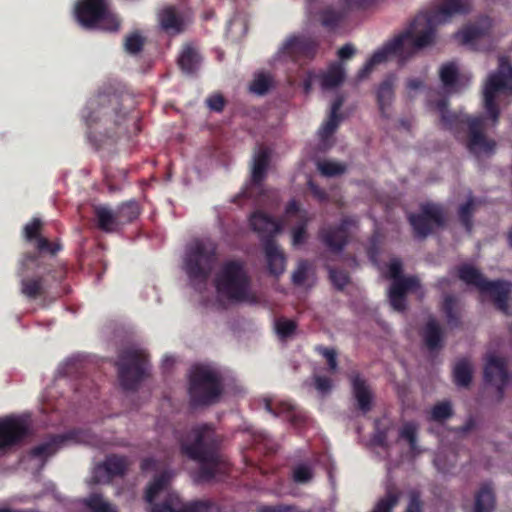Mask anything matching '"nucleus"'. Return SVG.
<instances>
[{
  "mask_svg": "<svg viewBox=\"0 0 512 512\" xmlns=\"http://www.w3.org/2000/svg\"><path fill=\"white\" fill-rule=\"evenodd\" d=\"M272 85V78L264 73H259L255 76L254 80L250 83V92L256 95H265Z\"/></svg>",
  "mask_w": 512,
  "mask_h": 512,
  "instance_id": "obj_41",
  "label": "nucleus"
},
{
  "mask_svg": "<svg viewBox=\"0 0 512 512\" xmlns=\"http://www.w3.org/2000/svg\"><path fill=\"white\" fill-rule=\"evenodd\" d=\"M127 469L126 457L111 454L95 467L93 480L95 483H110L113 478L124 476Z\"/></svg>",
  "mask_w": 512,
  "mask_h": 512,
  "instance_id": "obj_17",
  "label": "nucleus"
},
{
  "mask_svg": "<svg viewBox=\"0 0 512 512\" xmlns=\"http://www.w3.org/2000/svg\"><path fill=\"white\" fill-rule=\"evenodd\" d=\"M222 392V378L217 371L205 365L193 367L188 388L192 407L212 405L218 402Z\"/></svg>",
  "mask_w": 512,
  "mask_h": 512,
  "instance_id": "obj_6",
  "label": "nucleus"
},
{
  "mask_svg": "<svg viewBox=\"0 0 512 512\" xmlns=\"http://www.w3.org/2000/svg\"><path fill=\"white\" fill-rule=\"evenodd\" d=\"M394 81L395 77L390 75L386 77L378 86L376 91V101L380 114L384 118L389 117V109L394 101Z\"/></svg>",
  "mask_w": 512,
  "mask_h": 512,
  "instance_id": "obj_27",
  "label": "nucleus"
},
{
  "mask_svg": "<svg viewBox=\"0 0 512 512\" xmlns=\"http://www.w3.org/2000/svg\"><path fill=\"white\" fill-rule=\"evenodd\" d=\"M329 277L333 285L338 290H343L350 280L349 275L346 271L336 268L329 269Z\"/></svg>",
  "mask_w": 512,
  "mask_h": 512,
  "instance_id": "obj_51",
  "label": "nucleus"
},
{
  "mask_svg": "<svg viewBox=\"0 0 512 512\" xmlns=\"http://www.w3.org/2000/svg\"><path fill=\"white\" fill-rule=\"evenodd\" d=\"M297 329V324L293 320L280 319L276 322V331L281 339L291 337Z\"/></svg>",
  "mask_w": 512,
  "mask_h": 512,
  "instance_id": "obj_49",
  "label": "nucleus"
},
{
  "mask_svg": "<svg viewBox=\"0 0 512 512\" xmlns=\"http://www.w3.org/2000/svg\"><path fill=\"white\" fill-rule=\"evenodd\" d=\"M388 430L386 428L381 429L378 421L375 423V431L372 436V442L374 445L386 448L388 447Z\"/></svg>",
  "mask_w": 512,
  "mask_h": 512,
  "instance_id": "obj_56",
  "label": "nucleus"
},
{
  "mask_svg": "<svg viewBox=\"0 0 512 512\" xmlns=\"http://www.w3.org/2000/svg\"><path fill=\"white\" fill-rule=\"evenodd\" d=\"M344 101H345L344 97H343L342 95H338V96L334 99V101H333V103H332V105H331V112H330V115H334V116H341V115L339 114V110H340V109H341V107L343 106Z\"/></svg>",
  "mask_w": 512,
  "mask_h": 512,
  "instance_id": "obj_63",
  "label": "nucleus"
},
{
  "mask_svg": "<svg viewBox=\"0 0 512 512\" xmlns=\"http://www.w3.org/2000/svg\"><path fill=\"white\" fill-rule=\"evenodd\" d=\"M145 44V38L136 31L125 38L124 48L130 54H137L142 51Z\"/></svg>",
  "mask_w": 512,
  "mask_h": 512,
  "instance_id": "obj_43",
  "label": "nucleus"
},
{
  "mask_svg": "<svg viewBox=\"0 0 512 512\" xmlns=\"http://www.w3.org/2000/svg\"><path fill=\"white\" fill-rule=\"evenodd\" d=\"M342 18L343 14L332 7H327L320 12L321 24L329 29L336 28L341 22Z\"/></svg>",
  "mask_w": 512,
  "mask_h": 512,
  "instance_id": "obj_39",
  "label": "nucleus"
},
{
  "mask_svg": "<svg viewBox=\"0 0 512 512\" xmlns=\"http://www.w3.org/2000/svg\"><path fill=\"white\" fill-rule=\"evenodd\" d=\"M220 446L221 437L208 423L193 426L180 440L181 454L199 464L195 473L197 483H209L217 476L229 474L230 464L221 454Z\"/></svg>",
  "mask_w": 512,
  "mask_h": 512,
  "instance_id": "obj_2",
  "label": "nucleus"
},
{
  "mask_svg": "<svg viewBox=\"0 0 512 512\" xmlns=\"http://www.w3.org/2000/svg\"><path fill=\"white\" fill-rule=\"evenodd\" d=\"M89 512H118L116 506L106 501L99 493H92L82 500Z\"/></svg>",
  "mask_w": 512,
  "mask_h": 512,
  "instance_id": "obj_34",
  "label": "nucleus"
},
{
  "mask_svg": "<svg viewBox=\"0 0 512 512\" xmlns=\"http://www.w3.org/2000/svg\"><path fill=\"white\" fill-rule=\"evenodd\" d=\"M378 268L381 270L382 276L386 279L396 281L397 279L406 278L403 275V263L400 258H391L384 268L380 266Z\"/></svg>",
  "mask_w": 512,
  "mask_h": 512,
  "instance_id": "obj_38",
  "label": "nucleus"
},
{
  "mask_svg": "<svg viewBox=\"0 0 512 512\" xmlns=\"http://www.w3.org/2000/svg\"><path fill=\"white\" fill-rule=\"evenodd\" d=\"M206 104L211 111L222 112L224 110L226 100L222 94L215 93L206 99Z\"/></svg>",
  "mask_w": 512,
  "mask_h": 512,
  "instance_id": "obj_57",
  "label": "nucleus"
},
{
  "mask_svg": "<svg viewBox=\"0 0 512 512\" xmlns=\"http://www.w3.org/2000/svg\"><path fill=\"white\" fill-rule=\"evenodd\" d=\"M445 221V216L440 207L434 204H423L418 214V236H426L440 227Z\"/></svg>",
  "mask_w": 512,
  "mask_h": 512,
  "instance_id": "obj_24",
  "label": "nucleus"
},
{
  "mask_svg": "<svg viewBox=\"0 0 512 512\" xmlns=\"http://www.w3.org/2000/svg\"><path fill=\"white\" fill-rule=\"evenodd\" d=\"M173 507L169 502L153 504L149 512H172Z\"/></svg>",
  "mask_w": 512,
  "mask_h": 512,
  "instance_id": "obj_64",
  "label": "nucleus"
},
{
  "mask_svg": "<svg viewBox=\"0 0 512 512\" xmlns=\"http://www.w3.org/2000/svg\"><path fill=\"white\" fill-rule=\"evenodd\" d=\"M424 341L426 347L431 350H437L442 346V332L435 321H429L424 330Z\"/></svg>",
  "mask_w": 512,
  "mask_h": 512,
  "instance_id": "obj_36",
  "label": "nucleus"
},
{
  "mask_svg": "<svg viewBox=\"0 0 512 512\" xmlns=\"http://www.w3.org/2000/svg\"><path fill=\"white\" fill-rule=\"evenodd\" d=\"M437 111L441 116L442 124L446 128H453L458 122H467V147L477 157L486 156L495 149V142L483 133L484 123L481 118H464L463 115L449 113L447 104L441 101L437 104Z\"/></svg>",
  "mask_w": 512,
  "mask_h": 512,
  "instance_id": "obj_8",
  "label": "nucleus"
},
{
  "mask_svg": "<svg viewBox=\"0 0 512 512\" xmlns=\"http://www.w3.org/2000/svg\"><path fill=\"white\" fill-rule=\"evenodd\" d=\"M350 382L357 409L363 414L370 412L374 397L367 380L356 373L350 376Z\"/></svg>",
  "mask_w": 512,
  "mask_h": 512,
  "instance_id": "obj_25",
  "label": "nucleus"
},
{
  "mask_svg": "<svg viewBox=\"0 0 512 512\" xmlns=\"http://www.w3.org/2000/svg\"><path fill=\"white\" fill-rule=\"evenodd\" d=\"M341 116L330 115L328 120L322 125L319 131V135L322 140H326L331 137L337 130Z\"/></svg>",
  "mask_w": 512,
  "mask_h": 512,
  "instance_id": "obj_50",
  "label": "nucleus"
},
{
  "mask_svg": "<svg viewBox=\"0 0 512 512\" xmlns=\"http://www.w3.org/2000/svg\"><path fill=\"white\" fill-rule=\"evenodd\" d=\"M116 366L121 387L126 391H136L147 376L148 356L143 350L128 348L119 354Z\"/></svg>",
  "mask_w": 512,
  "mask_h": 512,
  "instance_id": "obj_11",
  "label": "nucleus"
},
{
  "mask_svg": "<svg viewBox=\"0 0 512 512\" xmlns=\"http://www.w3.org/2000/svg\"><path fill=\"white\" fill-rule=\"evenodd\" d=\"M315 388L321 393H328L332 389V380L327 376H316L314 378Z\"/></svg>",
  "mask_w": 512,
  "mask_h": 512,
  "instance_id": "obj_58",
  "label": "nucleus"
},
{
  "mask_svg": "<svg viewBox=\"0 0 512 512\" xmlns=\"http://www.w3.org/2000/svg\"><path fill=\"white\" fill-rule=\"evenodd\" d=\"M416 287V276L392 281L388 290V299L391 307L398 312H403L407 307V294Z\"/></svg>",
  "mask_w": 512,
  "mask_h": 512,
  "instance_id": "obj_23",
  "label": "nucleus"
},
{
  "mask_svg": "<svg viewBox=\"0 0 512 512\" xmlns=\"http://www.w3.org/2000/svg\"><path fill=\"white\" fill-rule=\"evenodd\" d=\"M122 102L123 96L116 92H99L88 100L82 111V118L87 126V137L90 142L98 144L103 141V137L113 136L105 129L104 132L98 131V138L94 134V126L100 122H113L115 126H119L127 115V111L122 108Z\"/></svg>",
  "mask_w": 512,
  "mask_h": 512,
  "instance_id": "obj_3",
  "label": "nucleus"
},
{
  "mask_svg": "<svg viewBox=\"0 0 512 512\" xmlns=\"http://www.w3.org/2000/svg\"><path fill=\"white\" fill-rule=\"evenodd\" d=\"M307 238V223L301 222L292 230V245L299 246L305 242Z\"/></svg>",
  "mask_w": 512,
  "mask_h": 512,
  "instance_id": "obj_55",
  "label": "nucleus"
},
{
  "mask_svg": "<svg viewBox=\"0 0 512 512\" xmlns=\"http://www.w3.org/2000/svg\"><path fill=\"white\" fill-rule=\"evenodd\" d=\"M400 495L401 492L394 485L388 486L385 496L377 501L371 512H391L398 504Z\"/></svg>",
  "mask_w": 512,
  "mask_h": 512,
  "instance_id": "obj_35",
  "label": "nucleus"
},
{
  "mask_svg": "<svg viewBox=\"0 0 512 512\" xmlns=\"http://www.w3.org/2000/svg\"><path fill=\"white\" fill-rule=\"evenodd\" d=\"M263 249L269 273L276 277L282 275L286 268V256L275 239H266L263 243Z\"/></svg>",
  "mask_w": 512,
  "mask_h": 512,
  "instance_id": "obj_26",
  "label": "nucleus"
},
{
  "mask_svg": "<svg viewBox=\"0 0 512 512\" xmlns=\"http://www.w3.org/2000/svg\"><path fill=\"white\" fill-rule=\"evenodd\" d=\"M116 211L120 226L131 223L139 216L140 213L139 206L135 201H129L121 204Z\"/></svg>",
  "mask_w": 512,
  "mask_h": 512,
  "instance_id": "obj_37",
  "label": "nucleus"
},
{
  "mask_svg": "<svg viewBox=\"0 0 512 512\" xmlns=\"http://www.w3.org/2000/svg\"><path fill=\"white\" fill-rule=\"evenodd\" d=\"M292 478L298 484L308 483L313 478L312 468L306 464H299L294 467Z\"/></svg>",
  "mask_w": 512,
  "mask_h": 512,
  "instance_id": "obj_46",
  "label": "nucleus"
},
{
  "mask_svg": "<svg viewBox=\"0 0 512 512\" xmlns=\"http://www.w3.org/2000/svg\"><path fill=\"white\" fill-rule=\"evenodd\" d=\"M475 202L473 199H469L465 204L461 205L459 215L465 225H468V219L473 212Z\"/></svg>",
  "mask_w": 512,
  "mask_h": 512,
  "instance_id": "obj_59",
  "label": "nucleus"
},
{
  "mask_svg": "<svg viewBox=\"0 0 512 512\" xmlns=\"http://www.w3.org/2000/svg\"><path fill=\"white\" fill-rule=\"evenodd\" d=\"M318 43L310 37L292 36L282 47L283 54L297 62L301 59H313L317 53Z\"/></svg>",
  "mask_w": 512,
  "mask_h": 512,
  "instance_id": "obj_19",
  "label": "nucleus"
},
{
  "mask_svg": "<svg viewBox=\"0 0 512 512\" xmlns=\"http://www.w3.org/2000/svg\"><path fill=\"white\" fill-rule=\"evenodd\" d=\"M75 17L79 24L87 29L100 28L115 32L120 20L109 10L108 0H80L75 7Z\"/></svg>",
  "mask_w": 512,
  "mask_h": 512,
  "instance_id": "obj_10",
  "label": "nucleus"
},
{
  "mask_svg": "<svg viewBox=\"0 0 512 512\" xmlns=\"http://www.w3.org/2000/svg\"><path fill=\"white\" fill-rule=\"evenodd\" d=\"M318 170L324 176L333 177L343 174L346 166L334 161H322L318 163Z\"/></svg>",
  "mask_w": 512,
  "mask_h": 512,
  "instance_id": "obj_45",
  "label": "nucleus"
},
{
  "mask_svg": "<svg viewBox=\"0 0 512 512\" xmlns=\"http://www.w3.org/2000/svg\"><path fill=\"white\" fill-rule=\"evenodd\" d=\"M444 310L450 319L456 318L458 314V305L452 297H447L445 299Z\"/></svg>",
  "mask_w": 512,
  "mask_h": 512,
  "instance_id": "obj_60",
  "label": "nucleus"
},
{
  "mask_svg": "<svg viewBox=\"0 0 512 512\" xmlns=\"http://www.w3.org/2000/svg\"><path fill=\"white\" fill-rule=\"evenodd\" d=\"M416 53V17L409 26L392 39L386 41L376 50L358 71V80L367 78L376 65L387 61H395L399 67L404 66Z\"/></svg>",
  "mask_w": 512,
  "mask_h": 512,
  "instance_id": "obj_4",
  "label": "nucleus"
},
{
  "mask_svg": "<svg viewBox=\"0 0 512 512\" xmlns=\"http://www.w3.org/2000/svg\"><path fill=\"white\" fill-rule=\"evenodd\" d=\"M355 52V47L352 44L348 43L343 45L338 50V56L340 59L345 60L351 58L355 54Z\"/></svg>",
  "mask_w": 512,
  "mask_h": 512,
  "instance_id": "obj_61",
  "label": "nucleus"
},
{
  "mask_svg": "<svg viewBox=\"0 0 512 512\" xmlns=\"http://www.w3.org/2000/svg\"><path fill=\"white\" fill-rule=\"evenodd\" d=\"M345 78V71L341 64L335 63L329 66L328 70L321 77V86L324 89L338 87Z\"/></svg>",
  "mask_w": 512,
  "mask_h": 512,
  "instance_id": "obj_32",
  "label": "nucleus"
},
{
  "mask_svg": "<svg viewBox=\"0 0 512 512\" xmlns=\"http://www.w3.org/2000/svg\"><path fill=\"white\" fill-rule=\"evenodd\" d=\"M430 414L432 419L443 421L452 415V406L447 401L439 402L432 407Z\"/></svg>",
  "mask_w": 512,
  "mask_h": 512,
  "instance_id": "obj_48",
  "label": "nucleus"
},
{
  "mask_svg": "<svg viewBox=\"0 0 512 512\" xmlns=\"http://www.w3.org/2000/svg\"><path fill=\"white\" fill-rule=\"evenodd\" d=\"M309 264L307 260L299 261L297 268L292 273V282L296 286H301L307 279Z\"/></svg>",
  "mask_w": 512,
  "mask_h": 512,
  "instance_id": "obj_52",
  "label": "nucleus"
},
{
  "mask_svg": "<svg viewBox=\"0 0 512 512\" xmlns=\"http://www.w3.org/2000/svg\"><path fill=\"white\" fill-rule=\"evenodd\" d=\"M356 225L352 217H343L338 225H329L319 230V240L334 253H341L349 243L350 228Z\"/></svg>",
  "mask_w": 512,
  "mask_h": 512,
  "instance_id": "obj_15",
  "label": "nucleus"
},
{
  "mask_svg": "<svg viewBox=\"0 0 512 512\" xmlns=\"http://www.w3.org/2000/svg\"><path fill=\"white\" fill-rule=\"evenodd\" d=\"M503 93L512 94V62L506 56L499 57L497 71L491 73L483 85L484 108L493 124L499 115L496 100Z\"/></svg>",
  "mask_w": 512,
  "mask_h": 512,
  "instance_id": "obj_9",
  "label": "nucleus"
},
{
  "mask_svg": "<svg viewBox=\"0 0 512 512\" xmlns=\"http://www.w3.org/2000/svg\"><path fill=\"white\" fill-rule=\"evenodd\" d=\"M217 260V246L209 240L196 239L186 246L184 268L192 281L206 283Z\"/></svg>",
  "mask_w": 512,
  "mask_h": 512,
  "instance_id": "obj_7",
  "label": "nucleus"
},
{
  "mask_svg": "<svg viewBox=\"0 0 512 512\" xmlns=\"http://www.w3.org/2000/svg\"><path fill=\"white\" fill-rule=\"evenodd\" d=\"M43 226V221L34 217L23 227L24 240L35 249L22 256L19 268L20 292L30 300L45 296L54 286L61 284L67 274L64 265L45 262V256H56L62 245L45 237Z\"/></svg>",
  "mask_w": 512,
  "mask_h": 512,
  "instance_id": "obj_1",
  "label": "nucleus"
},
{
  "mask_svg": "<svg viewBox=\"0 0 512 512\" xmlns=\"http://www.w3.org/2000/svg\"><path fill=\"white\" fill-rule=\"evenodd\" d=\"M213 503L209 500H196L183 504L180 508H173L172 512H211Z\"/></svg>",
  "mask_w": 512,
  "mask_h": 512,
  "instance_id": "obj_42",
  "label": "nucleus"
},
{
  "mask_svg": "<svg viewBox=\"0 0 512 512\" xmlns=\"http://www.w3.org/2000/svg\"><path fill=\"white\" fill-rule=\"evenodd\" d=\"M495 509V496L493 489L485 484L480 487L475 495L473 512H493Z\"/></svg>",
  "mask_w": 512,
  "mask_h": 512,
  "instance_id": "obj_30",
  "label": "nucleus"
},
{
  "mask_svg": "<svg viewBox=\"0 0 512 512\" xmlns=\"http://www.w3.org/2000/svg\"><path fill=\"white\" fill-rule=\"evenodd\" d=\"M440 77L445 86H452L457 78V68L454 64L443 65L440 70Z\"/></svg>",
  "mask_w": 512,
  "mask_h": 512,
  "instance_id": "obj_53",
  "label": "nucleus"
},
{
  "mask_svg": "<svg viewBox=\"0 0 512 512\" xmlns=\"http://www.w3.org/2000/svg\"><path fill=\"white\" fill-rule=\"evenodd\" d=\"M316 351L322 355L327 362L328 371L335 373L338 370L337 351L334 348L319 346Z\"/></svg>",
  "mask_w": 512,
  "mask_h": 512,
  "instance_id": "obj_47",
  "label": "nucleus"
},
{
  "mask_svg": "<svg viewBox=\"0 0 512 512\" xmlns=\"http://www.w3.org/2000/svg\"><path fill=\"white\" fill-rule=\"evenodd\" d=\"M270 154L267 149H261L254 158L251 180L253 186L259 187L266 176Z\"/></svg>",
  "mask_w": 512,
  "mask_h": 512,
  "instance_id": "obj_29",
  "label": "nucleus"
},
{
  "mask_svg": "<svg viewBox=\"0 0 512 512\" xmlns=\"http://www.w3.org/2000/svg\"><path fill=\"white\" fill-rule=\"evenodd\" d=\"M398 440L407 442L411 451H414L416 449V424L405 423L399 430Z\"/></svg>",
  "mask_w": 512,
  "mask_h": 512,
  "instance_id": "obj_44",
  "label": "nucleus"
},
{
  "mask_svg": "<svg viewBox=\"0 0 512 512\" xmlns=\"http://www.w3.org/2000/svg\"><path fill=\"white\" fill-rule=\"evenodd\" d=\"M94 215L98 228L104 232H114L120 227L116 210L99 205L94 208Z\"/></svg>",
  "mask_w": 512,
  "mask_h": 512,
  "instance_id": "obj_28",
  "label": "nucleus"
},
{
  "mask_svg": "<svg viewBox=\"0 0 512 512\" xmlns=\"http://www.w3.org/2000/svg\"><path fill=\"white\" fill-rule=\"evenodd\" d=\"M491 28L490 19L483 18L477 23L464 26L454 35V38L458 44L476 47L489 36Z\"/></svg>",
  "mask_w": 512,
  "mask_h": 512,
  "instance_id": "obj_20",
  "label": "nucleus"
},
{
  "mask_svg": "<svg viewBox=\"0 0 512 512\" xmlns=\"http://www.w3.org/2000/svg\"><path fill=\"white\" fill-rule=\"evenodd\" d=\"M29 423L22 416L0 418V451H7L20 444L29 435Z\"/></svg>",
  "mask_w": 512,
  "mask_h": 512,
  "instance_id": "obj_14",
  "label": "nucleus"
},
{
  "mask_svg": "<svg viewBox=\"0 0 512 512\" xmlns=\"http://www.w3.org/2000/svg\"><path fill=\"white\" fill-rule=\"evenodd\" d=\"M166 483L167 478L164 474L156 476L146 488L145 501L149 504H153L155 498L164 489Z\"/></svg>",
  "mask_w": 512,
  "mask_h": 512,
  "instance_id": "obj_40",
  "label": "nucleus"
},
{
  "mask_svg": "<svg viewBox=\"0 0 512 512\" xmlns=\"http://www.w3.org/2000/svg\"><path fill=\"white\" fill-rule=\"evenodd\" d=\"M71 439L72 437L69 433L49 434L43 442L32 447L29 454L33 458L40 459L42 465H45L47 460L57 454Z\"/></svg>",
  "mask_w": 512,
  "mask_h": 512,
  "instance_id": "obj_21",
  "label": "nucleus"
},
{
  "mask_svg": "<svg viewBox=\"0 0 512 512\" xmlns=\"http://www.w3.org/2000/svg\"><path fill=\"white\" fill-rule=\"evenodd\" d=\"M484 377L489 393L495 392V398H501V392L507 382L504 360L495 355L488 354L484 368Z\"/></svg>",
  "mask_w": 512,
  "mask_h": 512,
  "instance_id": "obj_16",
  "label": "nucleus"
},
{
  "mask_svg": "<svg viewBox=\"0 0 512 512\" xmlns=\"http://www.w3.org/2000/svg\"><path fill=\"white\" fill-rule=\"evenodd\" d=\"M459 277L466 284L475 287L483 297L489 298L503 312L508 310L510 286L502 282L487 281L473 266L463 265L459 269Z\"/></svg>",
  "mask_w": 512,
  "mask_h": 512,
  "instance_id": "obj_12",
  "label": "nucleus"
},
{
  "mask_svg": "<svg viewBox=\"0 0 512 512\" xmlns=\"http://www.w3.org/2000/svg\"><path fill=\"white\" fill-rule=\"evenodd\" d=\"M157 21L160 29L170 37L183 33L187 27L185 15L174 5L160 9L157 13Z\"/></svg>",
  "mask_w": 512,
  "mask_h": 512,
  "instance_id": "obj_18",
  "label": "nucleus"
},
{
  "mask_svg": "<svg viewBox=\"0 0 512 512\" xmlns=\"http://www.w3.org/2000/svg\"><path fill=\"white\" fill-rule=\"evenodd\" d=\"M308 185H309L310 191L316 198H318L321 201L327 199V193L324 189L320 188L318 185H316L312 181H309Z\"/></svg>",
  "mask_w": 512,
  "mask_h": 512,
  "instance_id": "obj_62",
  "label": "nucleus"
},
{
  "mask_svg": "<svg viewBox=\"0 0 512 512\" xmlns=\"http://www.w3.org/2000/svg\"><path fill=\"white\" fill-rule=\"evenodd\" d=\"M200 62L201 57L199 53L191 46L184 47L178 59L179 67L187 74L194 73L198 69Z\"/></svg>",
  "mask_w": 512,
  "mask_h": 512,
  "instance_id": "obj_31",
  "label": "nucleus"
},
{
  "mask_svg": "<svg viewBox=\"0 0 512 512\" xmlns=\"http://www.w3.org/2000/svg\"><path fill=\"white\" fill-rule=\"evenodd\" d=\"M249 224L259 235L262 243L266 239H274L275 235L282 230V222L263 211H255L250 216Z\"/></svg>",
  "mask_w": 512,
  "mask_h": 512,
  "instance_id": "obj_22",
  "label": "nucleus"
},
{
  "mask_svg": "<svg viewBox=\"0 0 512 512\" xmlns=\"http://www.w3.org/2000/svg\"><path fill=\"white\" fill-rule=\"evenodd\" d=\"M217 291L232 302L255 303L256 297L251 291V279L244 262L229 260L225 262L216 276Z\"/></svg>",
  "mask_w": 512,
  "mask_h": 512,
  "instance_id": "obj_5",
  "label": "nucleus"
},
{
  "mask_svg": "<svg viewBox=\"0 0 512 512\" xmlns=\"http://www.w3.org/2000/svg\"><path fill=\"white\" fill-rule=\"evenodd\" d=\"M380 254V242L377 235H373L369 240L367 247V256L369 260L377 267H379L378 257Z\"/></svg>",
  "mask_w": 512,
  "mask_h": 512,
  "instance_id": "obj_54",
  "label": "nucleus"
},
{
  "mask_svg": "<svg viewBox=\"0 0 512 512\" xmlns=\"http://www.w3.org/2000/svg\"><path fill=\"white\" fill-rule=\"evenodd\" d=\"M471 6L470 0H445L438 11L423 15L422 20L429 28L421 33L418 32V49L427 47L433 43L435 26L447 22L455 15L468 12Z\"/></svg>",
  "mask_w": 512,
  "mask_h": 512,
  "instance_id": "obj_13",
  "label": "nucleus"
},
{
  "mask_svg": "<svg viewBox=\"0 0 512 512\" xmlns=\"http://www.w3.org/2000/svg\"><path fill=\"white\" fill-rule=\"evenodd\" d=\"M474 372L473 365L466 359L456 363L453 371L454 383L459 387H468Z\"/></svg>",
  "mask_w": 512,
  "mask_h": 512,
  "instance_id": "obj_33",
  "label": "nucleus"
}]
</instances>
